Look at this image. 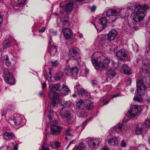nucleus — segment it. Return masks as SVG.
I'll return each mask as SVG.
<instances>
[{
  "mask_svg": "<svg viewBox=\"0 0 150 150\" xmlns=\"http://www.w3.org/2000/svg\"><path fill=\"white\" fill-rule=\"evenodd\" d=\"M127 8L134 11V13L132 15L133 19L135 22H138L143 20L145 16V12L149 8V7L146 4L142 5L136 4L128 7Z\"/></svg>",
  "mask_w": 150,
  "mask_h": 150,
  "instance_id": "1",
  "label": "nucleus"
},
{
  "mask_svg": "<svg viewBox=\"0 0 150 150\" xmlns=\"http://www.w3.org/2000/svg\"><path fill=\"white\" fill-rule=\"evenodd\" d=\"M61 86L59 83H57L50 86L49 96L52 99L51 104L54 107H56L58 103L60 102L59 97V95L55 91L60 90Z\"/></svg>",
  "mask_w": 150,
  "mask_h": 150,
  "instance_id": "2",
  "label": "nucleus"
},
{
  "mask_svg": "<svg viewBox=\"0 0 150 150\" xmlns=\"http://www.w3.org/2000/svg\"><path fill=\"white\" fill-rule=\"evenodd\" d=\"M92 63L96 69L98 67H102L105 69L109 67V64L110 61L109 59L102 56L98 57L97 58H92Z\"/></svg>",
  "mask_w": 150,
  "mask_h": 150,
  "instance_id": "3",
  "label": "nucleus"
},
{
  "mask_svg": "<svg viewBox=\"0 0 150 150\" xmlns=\"http://www.w3.org/2000/svg\"><path fill=\"white\" fill-rule=\"evenodd\" d=\"M59 114L62 118L66 120L69 124L74 123L75 117L73 115V111L71 109L62 108L60 111Z\"/></svg>",
  "mask_w": 150,
  "mask_h": 150,
  "instance_id": "4",
  "label": "nucleus"
},
{
  "mask_svg": "<svg viewBox=\"0 0 150 150\" xmlns=\"http://www.w3.org/2000/svg\"><path fill=\"white\" fill-rule=\"evenodd\" d=\"M117 34V33L115 30H112L108 33L107 39L106 38V35H100L98 36L97 40L100 43L103 45L106 42L107 39L109 40H114Z\"/></svg>",
  "mask_w": 150,
  "mask_h": 150,
  "instance_id": "5",
  "label": "nucleus"
},
{
  "mask_svg": "<svg viewBox=\"0 0 150 150\" xmlns=\"http://www.w3.org/2000/svg\"><path fill=\"white\" fill-rule=\"evenodd\" d=\"M60 25L64 29L63 34L65 37L67 39L70 38L72 35L71 30L69 28H66L70 25V23L67 18H63L61 19Z\"/></svg>",
  "mask_w": 150,
  "mask_h": 150,
  "instance_id": "6",
  "label": "nucleus"
},
{
  "mask_svg": "<svg viewBox=\"0 0 150 150\" xmlns=\"http://www.w3.org/2000/svg\"><path fill=\"white\" fill-rule=\"evenodd\" d=\"M10 123L13 125H22L25 122L24 117L19 114H15L11 116L9 120Z\"/></svg>",
  "mask_w": 150,
  "mask_h": 150,
  "instance_id": "7",
  "label": "nucleus"
},
{
  "mask_svg": "<svg viewBox=\"0 0 150 150\" xmlns=\"http://www.w3.org/2000/svg\"><path fill=\"white\" fill-rule=\"evenodd\" d=\"M141 108L138 105H134L131 106L130 109L128 111L131 117H134L137 115L140 112Z\"/></svg>",
  "mask_w": 150,
  "mask_h": 150,
  "instance_id": "8",
  "label": "nucleus"
},
{
  "mask_svg": "<svg viewBox=\"0 0 150 150\" xmlns=\"http://www.w3.org/2000/svg\"><path fill=\"white\" fill-rule=\"evenodd\" d=\"M101 140L99 139L90 138L88 139V146L91 148H97L99 146Z\"/></svg>",
  "mask_w": 150,
  "mask_h": 150,
  "instance_id": "9",
  "label": "nucleus"
},
{
  "mask_svg": "<svg viewBox=\"0 0 150 150\" xmlns=\"http://www.w3.org/2000/svg\"><path fill=\"white\" fill-rule=\"evenodd\" d=\"M69 55L71 58L77 60L79 58V50L76 47H72L69 50Z\"/></svg>",
  "mask_w": 150,
  "mask_h": 150,
  "instance_id": "10",
  "label": "nucleus"
},
{
  "mask_svg": "<svg viewBox=\"0 0 150 150\" xmlns=\"http://www.w3.org/2000/svg\"><path fill=\"white\" fill-rule=\"evenodd\" d=\"M57 121H54L53 124H51L50 127L51 133L53 135L58 134L62 130V127L56 125Z\"/></svg>",
  "mask_w": 150,
  "mask_h": 150,
  "instance_id": "11",
  "label": "nucleus"
},
{
  "mask_svg": "<svg viewBox=\"0 0 150 150\" xmlns=\"http://www.w3.org/2000/svg\"><path fill=\"white\" fill-rule=\"evenodd\" d=\"M64 71L67 74L70 72L72 74L76 76L78 74L79 69L76 67H74L70 68L69 66L67 65L66 67L64 69Z\"/></svg>",
  "mask_w": 150,
  "mask_h": 150,
  "instance_id": "12",
  "label": "nucleus"
},
{
  "mask_svg": "<svg viewBox=\"0 0 150 150\" xmlns=\"http://www.w3.org/2000/svg\"><path fill=\"white\" fill-rule=\"evenodd\" d=\"M5 81L6 82L11 85L14 84L15 83L14 77L13 76L12 73L7 72L5 75Z\"/></svg>",
  "mask_w": 150,
  "mask_h": 150,
  "instance_id": "13",
  "label": "nucleus"
},
{
  "mask_svg": "<svg viewBox=\"0 0 150 150\" xmlns=\"http://www.w3.org/2000/svg\"><path fill=\"white\" fill-rule=\"evenodd\" d=\"M108 22V20L105 18H102L100 19L98 21V24L99 26H100V28L95 27L97 30H102L103 28L106 27V24Z\"/></svg>",
  "mask_w": 150,
  "mask_h": 150,
  "instance_id": "14",
  "label": "nucleus"
},
{
  "mask_svg": "<svg viewBox=\"0 0 150 150\" xmlns=\"http://www.w3.org/2000/svg\"><path fill=\"white\" fill-rule=\"evenodd\" d=\"M116 55L118 59L123 60L127 57L128 52L125 50H121L116 53Z\"/></svg>",
  "mask_w": 150,
  "mask_h": 150,
  "instance_id": "15",
  "label": "nucleus"
},
{
  "mask_svg": "<svg viewBox=\"0 0 150 150\" xmlns=\"http://www.w3.org/2000/svg\"><path fill=\"white\" fill-rule=\"evenodd\" d=\"M88 102V101L86 100H81L78 102L76 105V108L79 110H82L83 109L86 105V102Z\"/></svg>",
  "mask_w": 150,
  "mask_h": 150,
  "instance_id": "16",
  "label": "nucleus"
},
{
  "mask_svg": "<svg viewBox=\"0 0 150 150\" xmlns=\"http://www.w3.org/2000/svg\"><path fill=\"white\" fill-rule=\"evenodd\" d=\"M137 93L139 96H141L142 94V87L143 88L144 91L146 90L145 86L143 85L142 82L140 81L137 82Z\"/></svg>",
  "mask_w": 150,
  "mask_h": 150,
  "instance_id": "17",
  "label": "nucleus"
},
{
  "mask_svg": "<svg viewBox=\"0 0 150 150\" xmlns=\"http://www.w3.org/2000/svg\"><path fill=\"white\" fill-rule=\"evenodd\" d=\"M121 68V71L123 74L128 75L131 73V70L127 65L123 64Z\"/></svg>",
  "mask_w": 150,
  "mask_h": 150,
  "instance_id": "18",
  "label": "nucleus"
},
{
  "mask_svg": "<svg viewBox=\"0 0 150 150\" xmlns=\"http://www.w3.org/2000/svg\"><path fill=\"white\" fill-rule=\"evenodd\" d=\"M76 87L79 95L83 96L88 95V93L83 89L81 88L79 83L77 84Z\"/></svg>",
  "mask_w": 150,
  "mask_h": 150,
  "instance_id": "19",
  "label": "nucleus"
},
{
  "mask_svg": "<svg viewBox=\"0 0 150 150\" xmlns=\"http://www.w3.org/2000/svg\"><path fill=\"white\" fill-rule=\"evenodd\" d=\"M120 16L124 19L126 18L127 17L129 16L127 9H122L119 11Z\"/></svg>",
  "mask_w": 150,
  "mask_h": 150,
  "instance_id": "20",
  "label": "nucleus"
},
{
  "mask_svg": "<svg viewBox=\"0 0 150 150\" xmlns=\"http://www.w3.org/2000/svg\"><path fill=\"white\" fill-rule=\"evenodd\" d=\"M48 51L49 52L51 56L55 55L57 51V47L55 45H53L50 47H48Z\"/></svg>",
  "mask_w": 150,
  "mask_h": 150,
  "instance_id": "21",
  "label": "nucleus"
},
{
  "mask_svg": "<svg viewBox=\"0 0 150 150\" xmlns=\"http://www.w3.org/2000/svg\"><path fill=\"white\" fill-rule=\"evenodd\" d=\"M112 130L116 131L117 132H120L122 130V125L120 124H117L115 127H113L109 131L110 133Z\"/></svg>",
  "mask_w": 150,
  "mask_h": 150,
  "instance_id": "22",
  "label": "nucleus"
},
{
  "mask_svg": "<svg viewBox=\"0 0 150 150\" xmlns=\"http://www.w3.org/2000/svg\"><path fill=\"white\" fill-rule=\"evenodd\" d=\"M13 136V133L10 132H6L3 135L4 139L8 140L12 139Z\"/></svg>",
  "mask_w": 150,
  "mask_h": 150,
  "instance_id": "23",
  "label": "nucleus"
},
{
  "mask_svg": "<svg viewBox=\"0 0 150 150\" xmlns=\"http://www.w3.org/2000/svg\"><path fill=\"white\" fill-rule=\"evenodd\" d=\"M60 102L57 103V106L58 104L60 103H61V105L62 106H63L62 108H65L66 109V108L68 107H70L72 104L71 102L70 101H65L64 100H61L60 99Z\"/></svg>",
  "mask_w": 150,
  "mask_h": 150,
  "instance_id": "24",
  "label": "nucleus"
},
{
  "mask_svg": "<svg viewBox=\"0 0 150 150\" xmlns=\"http://www.w3.org/2000/svg\"><path fill=\"white\" fill-rule=\"evenodd\" d=\"M116 73L115 71L113 69L109 70L107 72V79H112L116 75Z\"/></svg>",
  "mask_w": 150,
  "mask_h": 150,
  "instance_id": "25",
  "label": "nucleus"
},
{
  "mask_svg": "<svg viewBox=\"0 0 150 150\" xmlns=\"http://www.w3.org/2000/svg\"><path fill=\"white\" fill-rule=\"evenodd\" d=\"M106 16H110L117 15L118 13L115 10L110 9L106 11Z\"/></svg>",
  "mask_w": 150,
  "mask_h": 150,
  "instance_id": "26",
  "label": "nucleus"
},
{
  "mask_svg": "<svg viewBox=\"0 0 150 150\" xmlns=\"http://www.w3.org/2000/svg\"><path fill=\"white\" fill-rule=\"evenodd\" d=\"M73 3L72 2H69L67 3L64 8V10L66 11L71 12L73 8Z\"/></svg>",
  "mask_w": 150,
  "mask_h": 150,
  "instance_id": "27",
  "label": "nucleus"
},
{
  "mask_svg": "<svg viewBox=\"0 0 150 150\" xmlns=\"http://www.w3.org/2000/svg\"><path fill=\"white\" fill-rule=\"evenodd\" d=\"M108 142L110 145L115 146L118 144V141L117 138L115 137L110 139L108 140Z\"/></svg>",
  "mask_w": 150,
  "mask_h": 150,
  "instance_id": "28",
  "label": "nucleus"
},
{
  "mask_svg": "<svg viewBox=\"0 0 150 150\" xmlns=\"http://www.w3.org/2000/svg\"><path fill=\"white\" fill-rule=\"evenodd\" d=\"M73 132V130L71 128L68 127L65 129L64 134L66 136H73L72 133Z\"/></svg>",
  "mask_w": 150,
  "mask_h": 150,
  "instance_id": "29",
  "label": "nucleus"
},
{
  "mask_svg": "<svg viewBox=\"0 0 150 150\" xmlns=\"http://www.w3.org/2000/svg\"><path fill=\"white\" fill-rule=\"evenodd\" d=\"M70 92V90L68 87L65 85H63L62 89V93L64 95L68 94Z\"/></svg>",
  "mask_w": 150,
  "mask_h": 150,
  "instance_id": "30",
  "label": "nucleus"
},
{
  "mask_svg": "<svg viewBox=\"0 0 150 150\" xmlns=\"http://www.w3.org/2000/svg\"><path fill=\"white\" fill-rule=\"evenodd\" d=\"M86 101H88V102H86V109L89 110H91L92 109L93 107V105L92 103L88 100H86Z\"/></svg>",
  "mask_w": 150,
  "mask_h": 150,
  "instance_id": "31",
  "label": "nucleus"
},
{
  "mask_svg": "<svg viewBox=\"0 0 150 150\" xmlns=\"http://www.w3.org/2000/svg\"><path fill=\"white\" fill-rule=\"evenodd\" d=\"M11 44V41L9 40H6L3 43V47L4 48H6L10 46Z\"/></svg>",
  "mask_w": 150,
  "mask_h": 150,
  "instance_id": "32",
  "label": "nucleus"
},
{
  "mask_svg": "<svg viewBox=\"0 0 150 150\" xmlns=\"http://www.w3.org/2000/svg\"><path fill=\"white\" fill-rule=\"evenodd\" d=\"M117 15L110 16H107L108 18L110 23H113L117 19L116 16Z\"/></svg>",
  "mask_w": 150,
  "mask_h": 150,
  "instance_id": "33",
  "label": "nucleus"
},
{
  "mask_svg": "<svg viewBox=\"0 0 150 150\" xmlns=\"http://www.w3.org/2000/svg\"><path fill=\"white\" fill-rule=\"evenodd\" d=\"M63 73L62 72H60L56 74L54 77L55 79L56 80H59L62 78Z\"/></svg>",
  "mask_w": 150,
  "mask_h": 150,
  "instance_id": "34",
  "label": "nucleus"
},
{
  "mask_svg": "<svg viewBox=\"0 0 150 150\" xmlns=\"http://www.w3.org/2000/svg\"><path fill=\"white\" fill-rule=\"evenodd\" d=\"M76 150H85V146L83 143H80L79 145L76 147Z\"/></svg>",
  "mask_w": 150,
  "mask_h": 150,
  "instance_id": "35",
  "label": "nucleus"
},
{
  "mask_svg": "<svg viewBox=\"0 0 150 150\" xmlns=\"http://www.w3.org/2000/svg\"><path fill=\"white\" fill-rule=\"evenodd\" d=\"M142 127H139L138 125H137L135 130L136 134H139L142 132Z\"/></svg>",
  "mask_w": 150,
  "mask_h": 150,
  "instance_id": "36",
  "label": "nucleus"
},
{
  "mask_svg": "<svg viewBox=\"0 0 150 150\" xmlns=\"http://www.w3.org/2000/svg\"><path fill=\"white\" fill-rule=\"evenodd\" d=\"M54 115V114L52 111L50 110L47 112V116L49 119L50 120H52V119Z\"/></svg>",
  "mask_w": 150,
  "mask_h": 150,
  "instance_id": "37",
  "label": "nucleus"
},
{
  "mask_svg": "<svg viewBox=\"0 0 150 150\" xmlns=\"http://www.w3.org/2000/svg\"><path fill=\"white\" fill-rule=\"evenodd\" d=\"M132 46L134 51L137 52L139 48V47L135 42H134L132 44Z\"/></svg>",
  "mask_w": 150,
  "mask_h": 150,
  "instance_id": "38",
  "label": "nucleus"
},
{
  "mask_svg": "<svg viewBox=\"0 0 150 150\" xmlns=\"http://www.w3.org/2000/svg\"><path fill=\"white\" fill-rule=\"evenodd\" d=\"M41 150H50L46 142H44L42 144Z\"/></svg>",
  "mask_w": 150,
  "mask_h": 150,
  "instance_id": "39",
  "label": "nucleus"
},
{
  "mask_svg": "<svg viewBox=\"0 0 150 150\" xmlns=\"http://www.w3.org/2000/svg\"><path fill=\"white\" fill-rule=\"evenodd\" d=\"M144 125L147 128H150V120H146L144 123Z\"/></svg>",
  "mask_w": 150,
  "mask_h": 150,
  "instance_id": "40",
  "label": "nucleus"
},
{
  "mask_svg": "<svg viewBox=\"0 0 150 150\" xmlns=\"http://www.w3.org/2000/svg\"><path fill=\"white\" fill-rule=\"evenodd\" d=\"M133 100L134 101H136L141 103L142 101V99L140 96L135 97L133 98Z\"/></svg>",
  "mask_w": 150,
  "mask_h": 150,
  "instance_id": "41",
  "label": "nucleus"
},
{
  "mask_svg": "<svg viewBox=\"0 0 150 150\" xmlns=\"http://www.w3.org/2000/svg\"><path fill=\"white\" fill-rule=\"evenodd\" d=\"M127 145V142L125 141L122 140L121 141L120 145L122 147H126Z\"/></svg>",
  "mask_w": 150,
  "mask_h": 150,
  "instance_id": "42",
  "label": "nucleus"
},
{
  "mask_svg": "<svg viewBox=\"0 0 150 150\" xmlns=\"http://www.w3.org/2000/svg\"><path fill=\"white\" fill-rule=\"evenodd\" d=\"M51 64L53 67H56L59 64V62L57 61H55L54 62H51Z\"/></svg>",
  "mask_w": 150,
  "mask_h": 150,
  "instance_id": "43",
  "label": "nucleus"
},
{
  "mask_svg": "<svg viewBox=\"0 0 150 150\" xmlns=\"http://www.w3.org/2000/svg\"><path fill=\"white\" fill-rule=\"evenodd\" d=\"M13 144L11 143H10L8 146H7V149L8 150H12L13 146Z\"/></svg>",
  "mask_w": 150,
  "mask_h": 150,
  "instance_id": "44",
  "label": "nucleus"
},
{
  "mask_svg": "<svg viewBox=\"0 0 150 150\" xmlns=\"http://www.w3.org/2000/svg\"><path fill=\"white\" fill-rule=\"evenodd\" d=\"M8 67H9L11 65V62L9 61V60H7L6 61H5V62H3Z\"/></svg>",
  "mask_w": 150,
  "mask_h": 150,
  "instance_id": "45",
  "label": "nucleus"
},
{
  "mask_svg": "<svg viewBox=\"0 0 150 150\" xmlns=\"http://www.w3.org/2000/svg\"><path fill=\"white\" fill-rule=\"evenodd\" d=\"M93 86L94 87H96L97 86L98 82L95 80H93L92 81Z\"/></svg>",
  "mask_w": 150,
  "mask_h": 150,
  "instance_id": "46",
  "label": "nucleus"
},
{
  "mask_svg": "<svg viewBox=\"0 0 150 150\" xmlns=\"http://www.w3.org/2000/svg\"><path fill=\"white\" fill-rule=\"evenodd\" d=\"M9 60L8 59V55H5L4 57V59H3V62H5V61Z\"/></svg>",
  "mask_w": 150,
  "mask_h": 150,
  "instance_id": "47",
  "label": "nucleus"
},
{
  "mask_svg": "<svg viewBox=\"0 0 150 150\" xmlns=\"http://www.w3.org/2000/svg\"><path fill=\"white\" fill-rule=\"evenodd\" d=\"M55 144L56 147L57 148H59L60 147V144L57 141L56 142H55Z\"/></svg>",
  "mask_w": 150,
  "mask_h": 150,
  "instance_id": "48",
  "label": "nucleus"
},
{
  "mask_svg": "<svg viewBox=\"0 0 150 150\" xmlns=\"http://www.w3.org/2000/svg\"><path fill=\"white\" fill-rule=\"evenodd\" d=\"M120 95L119 93H117L114 95L111 98H116L117 97L120 96Z\"/></svg>",
  "mask_w": 150,
  "mask_h": 150,
  "instance_id": "49",
  "label": "nucleus"
},
{
  "mask_svg": "<svg viewBox=\"0 0 150 150\" xmlns=\"http://www.w3.org/2000/svg\"><path fill=\"white\" fill-rule=\"evenodd\" d=\"M45 27H42L38 30V32H39L41 33L45 31Z\"/></svg>",
  "mask_w": 150,
  "mask_h": 150,
  "instance_id": "50",
  "label": "nucleus"
},
{
  "mask_svg": "<svg viewBox=\"0 0 150 150\" xmlns=\"http://www.w3.org/2000/svg\"><path fill=\"white\" fill-rule=\"evenodd\" d=\"M52 77V75H47L46 76V79L48 81H50L51 80Z\"/></svg>",
  "mask_w": 150,
  "mask_h": 150,
  "instance_id": "51",
  "label": "nucleus"
},
{
  "mask_svg": "<svg viewBox=\"0 0 150 150\" xmlns=\"http://www.w3.org/2000/svg\"><path fill=\"white\" fill-rule=\"evenodd\" d=\"M88 119L86 121H84V122H83L82 124V128H84L85 125H86V123H87V120H88Z\"/></svg>",
  "mask_w": 150,
  "mask_h": 150,
  "instance_id": "52",
  "label": "nucleus"
},
{
  "mask_svg": "<svg viewBox=\"0 0 150 150\" xmlns=\"http://www.w3.org/2000/svg\"><path fill=\"white\" fill-rule=\"evenodd\" d=\"M19 4H24L25 2V0H18Z\"/></svg>",
  "mask_w": 150,
  "mask_h": 150,
  "instance_id": "53",
  "label": "nucleus"
},
{
  "mask_svg": "<svg viewBox=\"0 0 150 150\" xmlns=\"http://www.w3.org/2000/svg\"><path fill=\"white\" fill-rule=\"evenodd\" d=\"M96 9V7L95 6H93L91 8V11L92 12H94Z\"/></svg>",
  "mask_w": 150,
  "mask_h": 150,
  "instance_id": "54",
  "label": "nucleus"
},
{
  "mask_svg": "<svg viewBox=\"0 0 150 150\" xmlns=\"http://www.w3.org/2000/svg\"><path fill=\"white\" fill-rule=\"evenodd\" d=\"M46 83L45 82H44L42 84V87L43 89L46 88Z\"/></svg>",
  "mask_w": 150,
  "mask_h": 150,
  "instance_id": "55",
  "label": "nucleus"
},
{
  "mask_svg": "<svg viewBox=\"0 0 150 150\" xmlns=\"http://www.w3.org/2000/svg\"><path fill=\"white\" fill-rule=\"evenodd\" d=\"M130 26L131 27H132V28H134L135 29H137V26H135V25L134 24H133V25L131 24Z\"/></svg>",
  "mask_w": 150,
  "mask_h": 150,
  "instance_id": "56",
  "label": "nucleus"
},
{
  "mask_svg": "<svg viewBox=\"0 0 150 150\" xmlns=\"http://www.w3.org/2000/svg\"><path fill=\"white\" fill-rule=\"evenodd\" d=\"M52 43V38H50V39H49V46L50 47L51 46V45Z\"/></svg>",
  "mask_w": 150,
  "mask_h": 150,
  "instance_id": "57",
  "label": "nucleus"
},
{
  "mask_svg": "<svg viewBox=\"0 0 150 150\" xmlns=\"http://www.w3.org/2000/svg\"><path fill=\"white\" fill-rule=\"evenodd\" d=\"M18 146L17 144H16L14 145V146H13V148L15 150H17L18 149Z\"/></svg>",
  "mask_w": 150,
  "mask_h": 150,
  "instance_id": "58",
  "label": "nucleus"
},
{
  "mask_svg": "<svg viewBox=\"0 0 150 150\" xmlns=\"http://www.w3.org/2000/svg\"><path fill=\"white\" fill-rule=\"evenodd\" d=\"M77 93L75 92L72 95V96L74 98H76L77 96Z\"/></svg>",
  "mask_w": 150,
  "mask_h": 150,
  "instance_id": "59",
  "label": "nucleus"
},
{
  "mask_svg": "<svg viewBox=\"0 0 150 150\" xmlns=\"http://www.w3.org/2000/svg\"><path fill=\"white\" fill-rule=\"evenodd\" d=\"M3 20V17L1 15H0V24L1 23Z\"/></svg>",
  "mask_w": 150,
  "mask_h": 150,
  "instance_id": "60",
  "label": "nucleus"
},
{
  "mask_svg": "<svg viewBox=\"0 0 150 150\" xmlns=\"http://www.w3.org/2000/svg\"><path fill=\"white\" fill-rule=\"evenodd\" d=\"M76 140L75 139L73 140L70 142L69 144L70 145L72 144H74V142Z\"/></svg>",
  "mask_w": 150,
  "mask_h": 150,
  "instance_id": "61",
  "label": "nucleus"
},
{
  "mask_svg": "<svg viewBox=\"0 0 150 150\" xmlns=\"http://www.w3.org/2000/svg\"><path fill=\"white\" fill-rule=\"evenodd\" d=\"M109 101H103V102L105 105H107L109 103Z\"/></svg>",
  "mask_w": 150,
  "mask_h": 150,
  "instance_id": "62",
  "label": "nucleus"
},
{
  "mask_svg": "<svg viewBox=\"0 0 150 150\" xmlns=\"http://www.w3.org/2000/svg\"><path fill=\"white\" fill-rule=\"evenodd\" d=\"M85 72L86 74H88L89 73V70L88 69H86L85 70Z\"/></svg>",
  "mask_w": 150,
  "mask_h": 150,
  "instance_id": "63",
  "label": "nucleus"
},
{
  "mask_svg": "<svg viewBox=\"0 0 150 150\" xmlns=\"http://www.w3.org/2000/svg\"><path fill=\"white\" fill-rule=\"evenodd\" d=\"M43 94V93L42 92H40L39 93V95L40 96H42Z\"/></svg>",
  "mask_w": 150,
  "mask_h": 150,
  "instance_id": "64",
  "label": "nucleus"
}]
</instances>
